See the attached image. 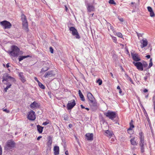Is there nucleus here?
<instances>
[{
	"label": "nucleus",
	"mask_w": 155,
	"mask_h": 155,
	"mask_svg": "<svg viewBox=\"0 0 155 155\" xmlns=\"http://www.w3.org/2000/svg\"><path fill=\"white\" fill-rule=\"evenodd\" d=\"M7 85L6 87L5 88V92H7L8 89L11 87V86L12 85V84L10 83H8L7 84H6Z\"/></svg>",
	"instance_id": "nucleus-33"
},
{
	"label": "nucleus",
	"mask_w": 155,
	"mask_h": 155,
	"mask_svg": "<svg viewBox=\"0 0 155 155\" xmlns=\"http://www.w3.org/2000/svg\"><path fill=\"white\" fill-rule=\"evenodd\" d=\"M104 115L111 120H113L116 117V113L114 112L108 110L107 112H105Z\"/></svg>",
	"instance_id": "nucleus-4"
},
{
	"label": "nucleus",
	"mask_w": 155,
	"mask_h": 155,
	"mask_svg": "<svg viewBox=\"0 0 155 155\" xmlns=\"http://www.w3.org/2000/svg\"><path fill=\"white\" fill-rule=\"evenodd\" d=\"M19 75L22 82L23 83L25 82L26 81V80L24 76L23 73L22 72H20L19 73Z\"/></svg>",
	"instance_id": "nucleus-21"
},
{
	"label": "nucleus",
	"mask_w": 155,
	"mask_h": 155,
	"mask_svg": "<svg viewBox=\"0 0 155 155\" xmlns=\"http://www.w3.org/2000/svg\"><path fill=\"white\" fill-rule=\"evenodd\" d=\"M110 36L111 37L113 41L115 43H116L117 41V39L116 38L113 36L112 35H110Z\"/></svg>",
	"instance_id": "nucleus-36"
},
{
	"label": "nucleus",
	"mask_w": 155,
	"mask_h": 155,
	"mask_svg": "<svg viewBox=\"0 0 155 155\" xmlns=\"http://www.w3.org/2000/svg\"><path fill=\"white\" fill-rule=\"evenodd\" d=\"M22 25L23 29L26 31H28V23L27 21L22 22Z\"/></svg>",
	"instance_id": "nucleus-19"
},
{
	"label": "nucleus",
	"mask_w": 155,
	"mask_h": 155,
	"mask_svg": "<svg viewBox=\"0 0 155 155\" xmlns=\"http://www.w3.org/2000/svg\"><path fill=\"white\" fill-rule=\"evenodd\" d=\"M142 65L143 66V67H144V68L147 67L148 66V64L146 62H144L143 63Z\"/></svg>",
	"instance_id": "nucleus-38"
},
{
	"label": "nucleus",
	"mask_w": 155,
	"mask_h": 155,
	"mask_svg": "<svg viewBox=\"0 0 155 155\" xmlns=\"http://www.w3.org/2000/svg\"><path fill=\"white\" fill-rule=\"evenodd\" d=\"M49 69L48 68H43L41 70V73H43L47 71Z\"/></svg>",
	"instance_id": "nucleus-35"
},
{
	"label": "nucleus",
	"mask_w": 155,
	"mask_h": 155,
	"mask_svg": "<svg viewBox=\"0 0 155 155\" xmlns=\"http://www.w3.org/2000/svg\"><path fill=\"white\" fill-rule=\"evenodd\" d=\"M140 42L141 44L140 46L142 48L146 47L148 44L147 41V39L145 38H143L142 40L140 41Z\"/></svg>",
	"instance_id": "nucleus-13"
},
{
	"label": "nucleus",
	"mask_w": 155,
	"mask_h": 155,
	"mask_svg": "<svg viewBox=\"0 0 155 155\" xmlns=\"http://www.w3.org/2000/svg\"><path fill=\"white\" fill-rule=\"evenodd\" d=\"M9 66H10L9 65V63H8L7 64H6V67L7 68H8Z\"/></svg>",
	"instance_id": "nucleus-54"
},
{
	"label": "nucleus",
	"mask_w": 155,
	"mask_h": 155,
	"mask_svg": "<svg viewBox=\"0 0 155 155\" xmlns=\"http://www.w3.org/2000/svg\"><path fill=\"white\" fill-rule=\"evenodd\" d=\"M86 138L88 140L92 141L93 139V134L92 133H87L85 134Z\"/></svg>",
	"instance_id": "nucleus-16"
},
{
	"label": "nucleus",
	"mask_w": 155,
	"mask_h": 155,
	"mask_svg": "<svg viewBox=\"0 0 155 155\" xmlns=\"http://www.w3.org/2000/svg\"><path fill=\"white\" fill-rule=\"evenodd\" d=\"M119 20L121 21H122V22H123V21H124V20H123V19L122 18H119Z\"/></svg>",
	"instance_id": "nucleus-50"
},
{
	"label": "nucleus",
	"mask_w": 155,
	"mask_h": 155,
	"mask_svg": "<svg viewBox=\"0 0 155 155\" xmlns=\"http://www.w3.org/2000/svg\"><path fill=\"white\" fill-rule=\"evenodd\" d=\"M2 82L4 84H8V83H9L8 81H9V80H12L13 81H15L13 78L9 76L8 74L6 73L3 74L2 77Z\"/></svg>",
	"instance_id": "nucleus-2"
},
{
	"label": "nucleus",
	"mask_w": 155,
	"mask_h": 155,
	"mask_svg": "<svg viewBox=\"0 0 155 155\" xmlns=\"http://www.w3.org/2000/svg\"><path fill=\"white\" fill-rule=\"evenodd\" d=\"M65 154L66 155L68 154V151H66L65 152Z\"/></svg>",
	"instance_id": "nucleus-58"
},
{
	"label": "nucleus",
	"mask_w": 155,
	"mask_h": 155,
	"mask_svg": "<svg viewBox=\"0 0 155 155\" xmlns=\"http://www.w3.org/2000/svg\"><path fill=\"white\" fill-rule=\"evenodd\" d=\"M139 138L140 139V145H145L146 143L144 140V136L142 132L139 133Z\"/></svg>",
	"instance_id": "nucleus-9"
},
{
	"label": "nucleus",
	"mask_w": 155,
	"mask_h": 155,
	"mask_svg": "<svg viewBox=\"0 0 155 155\" xmlns=\"http://www.w3.org/2000/svg\"><path fill=\"white\" fill-rule=\"evenodd\" d=\"M85 108L86 110H88H88H89V108H87H87Z\"/></svg>",
	"instance_id": "nucleus-62"
},
{
	"label": "nucleus",
	"mask_w": 155,
	"mask_h": 155,
	"mask_svg": "<svg viewBox=\"0 0 155 155\" xmlns=\"http://www.w3.org/2000/svg\"><path fill=\"white\" fill-rule=\"evenodd\" d=\"M2 148L0 146V155H2Z\"/></svg>",
	"instance_id": "nucleus-49"
},
{
	"label": "nucleus",
	"mask_w": 155,
	"mask_h": 155,
	"mask_svg": "<svg viewBox=\"0 0 155 155\" xmlns=\"http://www.w3.org/2000/svg\"><path fill=\"white\" fill-rule=\"evenodd\" d=\"M43 128V127L40 126L39 125L37 126V130L39 133H41L42 132Z\"/></svg>",
	"instance_id": "nucleus-29"
},
{
	"label": "nucleus",
	"mask_w": 155,
	"mask_h": 155,
	"mask_svg": "<svg viewBox=\"0 0 155 155\" xmlns=\"http://www.w3.org/2000/svg\"><path fill=\"white\" fill-rule=\"evenodd\" d=\"M140 147L141 151L142 153H143L144 152V145H140Z\"/></svg>",
	"instance_id": "nucleus-37"
},
{
	"label": "nucleus",
	"mask_w": 155,
	"mask_h": 155,
	"mask_svg": "<svg viewBox=\"0 0 155 155\" xmlns=\"http://www.w3.org/2000/svg\"><path fill=\"white\" fill-rule=\"evenodd\" d=\"M131 55L134 61H138L140 60V58L138 57L137 54H134L133 53H131Z\"/></svg>",
	"instance_id": "nucleus-18"
},
{
	"label": "nucleus",
	"mask_w": 155,
	"mask_h": 155,
	"mask_svg": "<svg viewBox=\"0 0 155 155\" xmlns=\"http://www.w3.org/2000/svg\"><path fill=\"white\" fill-rule=\"evenodd\" d=\"M29 57L30 56L29 55L24 56H20L19 57V58H18V61H21L24 59L27 58Z\"/></svg>",
	"instance_id": "nucleus-28"
},
{
	"label": "nucleus",
	"mask_w": 155,
	"mask_h": 155,
	"mask_svg": "<svg viewBox=\"0 0 155 155\" xmlns=\"http://www.w3.org/2000/svg\"><path fill=\"white\" fill-rule=\"evenodd\" d=\"M147 120L148 123L150 122V120L149 118H147Z\"/></svg>",
	"instance_id": "nucleus-57"
},
{
	"label": "nucleus",
	"mask_w": 155,
	"mask_h": 155,
	"mask_svg": "<svg viewBox=\"0 0 155 155\" xmlns=\"http://www.w3.org/2000/svg\"><path fill=\"white\" fill-rule=\"evenodd\" d=\"M78 93L79 94V96L80 97V98L81 99V100L82 101H85V99L84 98V96L81 93V90H79L78 91Z\"/></svg>",
	"instance_id": "nucleus-27"
},
{
	"label": "nucleus",
	"mask_w": 155,
	"mask_h": 155,
	"mask_svg": "<svg viewBox=\"0 0 155 155\" xmlns=\"http://www.w3.org/2000/svg\"><path fill=\"white\" fill-rule=\"evenodd\" d=\"M133 64L140 71H142L143 70V68L142 66V64L140 62H133Z\"/></svg>",
	"instance_id": "nucleus-10"
},
{
	"label": "nucleus",
	"mask_w": 155,
	"mask_h": 155,
	"mask_svg": "<svg viewBox=\"0 0 155 155\" xmlns=\"http://www.w3.org/2000/svg\"><path fill=\"white\" fill-rule=\"evenodd\" d=\"M148 11L150 13V15L151 17H154L155 16V14L152 8L150 6H148L147 7Z\"/></svg>",
	"instance_id": "nucleus-15"
},
{
	"label": "nucleus",
	"mask_w": 155,
	"mask_h": 155,
	"mask_svg": "<svg viewBox=\"0 0 155 155\" xmlns=\"http://www.w3.org/2000/svg\"><path fill=\"white\" fill-rule=\"evenodd\" d=\"M87 97L89 100L90 101L91 103H93L94 98L92 94L91 93H87Z\"/></svg>",
	"instance_id": "nucleus-17"
},
{
	"label": "nucleus",
	"mask_w": 155,
	"mask_h": 155,
	"mask_svg": "<svg viewBox=\"0 0 155 155\" xmlns=\"http://www.w3.org/2000/svg\"><path fill=\"white\" fill-rule=\"evenodd\" d=\"M65 8L66 11H67L68 10V8L66 6H65Z\"/></svg>",
	"instance_id": "nucleus-59"
},
{
	"label": "nucleus",
	"mask_w": 155,
	"mask_h": 155,
	"mask_svg": "<svg viewBox=\"0 0 155 155\" xmlns=\"http://www.w3.org/2000/svg\"><path fill=\"white\" fill-rule=\"evenodd\" d=\"M150 76V73L149 72L145 74V76L144 77V79L145 81H147V79L149 78Z\"/></svg>",
	"instance_id": "nucleus-30"
},
{
	"label": "nucleus",
	"mask_w": 155,
	"mask_h": 155,
	"mask_svg": "<svg viewBox=\"0 0 155 155\" xmlns=\"http://www.w3.org/2000/svg\"><path fill=\"white\" fill-rule=\"evenodd\" d=\"M48 142L47 143V145L49 147H50L52 142V138L51 137H49L48 138Z\"/></svg>",
	"instance_id": "nucleus-22"
},
{
	"label": "nucleus",
	"mask_w": 155,
	"mask_h": 155,
	"mask_svg": "<svg viewBox=\"0 0 155 155\" xmlns=\"http://www.w3.org/2000/svg\"><path fill=\"white\" fill-rule=\"evenodd\" d=\"M153 101L154 108V109H155V94L153 95Z\"/></svg>",
	"instance_id": "nucleus-40"
},
{
	"label": "nucleus",
	"mask_w": 155,
	"mask_h": 155,
	"mask_svg": "<svg viewBox=\"0 0 155 155\" xmlns=\"http://www.w3.org/2000/svg\"><path fill=\"white\" fill-rule=\"evenodd\" d=\"M54 155H58L59 154V147L58 146H55L54 148Z\"/></svg>",
	"instance_id": "nucleus-23"
},
{
	"label": "nucleus",
	"mask_w": 155,
	"mask_h": 155,
	"mask_svg": "<svg viewBox=\"0 0 155 155\" xmlns=\"http://www.w3.org/2000/svg\"><path fill=\"white\" fill-rule=\"evenodd\" d=\"M117 89H118L119 90H120V87H119V86H118L117 87Z\"/></svg>",
	"instance_id": "nucleus-60"
},
{
	"label": "nucleus",
	"mask_w": 155,
	"mask_h": 155,
	"mask_svg": "<svg viewBox=\"0 0 155 155\" xmlns=\"http://www.w3.org/2000/svg\"><path fill=\"white\" fill-rule=\"evenodd\" d=\"M148 90L146 89H145L143 90V92L144 93L147 92H148Z\"/></svg>",
	"instance_id": "nucleus-51"
},
{
	"label": "nucleus",
	"mask_w": 155,
	"mask_h": 155,
	"mask_svg": "<svg viewBox=\"0 0 155 155\" xmlns=\"http://www.w3.org/2000/svg\"><path fill=\"white\" fill-rule=\"evenodd\" d=\"M109 3L111 4L116 5V3L114 0H110L109 2Z\"/></svg>",
	"instance_id": "nucleus-41"
},
{
	"label": "nucleus",
	"mask_w": 155,
	"mask_h": 155,
	"mask_svg": "<svg viewBox=\"0 0 155 155\" xmlns=\"http://www.w3.org/2000/svg\"><path fill=\"white\" fill-rule=\"evenodd\" d=\"M146 57L148 59H149L150 58V55H147Z\"/></svg>",
	"instance_id": "nucleus-53"
},
{
	"label": "nucleus",
	"mask_w": 155,
	"mask_h": 155,
	"mask_svg": "<svg viewBox=\"0 0 155 155\" xmlns=\"http://www.w3.org/2000/svg\"><path fill=\"white\" fill-rule=\"evenodd\" d=\"M69 30L71 31L72 35L74 36L77 39H79L80 37L77 29L74 27H71L70 28Z\"/></svg>",
	"instance_id": "nucleus-5"
},
{
	"label": "nucleus",
	"mask_w": 155,
	"mask_h": 155,
	"mask_svg": "<svg viewBox=\"0 0 155 155\" xmlns=\"http://www.w3.org/2000/svg\"><path fill=\"white\" fill-rule=\"evenodd\" d=\"M0 23L5 29L10 28L12 26L10 23L6 21H1Z\"/></svg>",
	"instance_id": "nucleus-6"
},
{
	"label": "nucleus",
	"mask_w": 155,
	"mask_h": 155,
	"mask_svg": "<svg viewBox=\"0 0 155 155\" xmlns=\"http://www.w3.org/2000/svg\"><path fill=\"white\" fill-rule=\"evenodd\" d=\"M136 33L137 34V36L139 38L140 36H142V35H141V34L140 33H139L137 32H136Z\"/></svg>",
	"instance_id": "nucleus-45"
},
{
	"label": "nucleus",
	"mask_w": 155,
	"mask_h": 155,
	"mask_svg": "<svg viewBox=\"0 0 155 155\" xmlns=\"http://www.w3.org/2000/svg\"><path fill=\"white\" fill-rule=\"evenodd\" d=\"M34 79L35 80L38 82V83L39 82H40V81L38 80V78L36 77H34Z\"/></svg>",
	"instance_id": "nucleus-48"
},
{
	"label": "nucleus",
	"mask_w": 155,
	"mask_h": 155,
	"mask_svg": "<svg viewBox=\"0 0 155 155\" xmlns=\"http://www.w3.org/2000/svg\"><path fill=\"white\" fill-rule=\"evenodd\" d=\"M94 14V13H92V14H90V15L89 16H90L92 17L93 16Z\"/></svg>",
	"instance_id": "nucleus-61"
},
{
	"label": "nucleus",
	"mask_w": 155,
	"mask_h": 155,
	"mask_svg": "<svg viewBox=\"0 0 155 155\" xmlns=\"http://www.w3.org/2000/svg\"><path fill=\"white\" fill-rule=\"evenodd\" d=\"M130 142L131 144L133 145H137V143L136 142V141L135 140L134 137L132 138L130 140Z\"/></svg>",
	"instance_id": "nucleus-25"
},
{
	"label": "nucleus",
	"mask_w": 155,
	"mask_h": 155,
	"mask_svg": "<svg viewBox=\"0 0 155 155\" xmlns=\"http://www.w3.org/2000/svg\"><path fill=\"white\" fill-rule=\"evenodd\" d=\"M116 35L118 37L120 38H122L123 35L120 32H118L117 33Z\"/></svg>",
	"instance_id": "nucleus-39"
},
{
	"label": "nucleus",
	"mask_w": 155,
	"mask_h": 155,
	"mask_svg": "<svg viewBox=\"0 0 155 155\" xmlns=\"http://www.w3.org/2000/svg\"><path fill=\"white\" fill-rule=\"evenodd\" d=\"M28 118L30 120H34L36 118L35 112L32 110H31L28 113Z\"/></svg>",
	"instance_id": "nucleus-7"
},
{
	"label": "nucleus",
	"mask_w": 155,
	"mask_h": 155,
	"mask_svg": "<svg viewBox=\"0 0 155 155\" xmlns=\"http://www.w3.org/2000/svg\"><path fill=\"white\" fill-rule=\"evenodd\" d=\"M152 59H151L150 60V63L148 67V68H150L153 65V63H152Z\"/></svg>",
	"instance_id": "nucleus-42"
},
{
	"label": "nucleus",
	"mask_w": 155,
	"mask_h": 155,
	"mask_svg": "<svg viewBox=\"0 0 155 155\" xmlns=\"http://www.w3.org/2000/svg\"><path fill=\"white\" fill-rule=\"evenodd\" d=\"M81 107L82 109L85 108V107L82 105H81Z\"/></svg>",
	"instance_id": "nucleus-56"
},
{
	"label": "nucleus",
	"mask_w": 155,
	"mask_h": 155,
	"mask_svg": "<svg viewBox=\"0 0 155 155\" xmlns=\"http://www.w3.org/2000/svg\"><path fill=\"white\" fill-rule=\"evenodd\" d=\"M55 75L54 71H51L46 72L45 74L44 77L45 78H48L54 76Z\"/></svg>",
	"instance_id": "nucleus-12"
},
{
	"label": "nucleus",
	"mask_w": 155,
	"mask_h": 155,
	"mask_svg": "<svg viewBox=\"0 0 155 155\" xmlns=\"http://www.w3.org/2000/svg\"><path fill=\"white\" fill-rule=\"evenodd\" d=\"M21 19H22V22H24L25 21H27L26 17L23 14H22L21 15Z\"/></svg>",
	"instance_id": "nucleus-32"
},
{
	"label": "nucleus",
	"mask_w": 155,
	"mask_h": 155,
	"mask_svg": "<svg viewBox=\"0 0 155 155\" xmlns=\"http://www.w3.org/2000/svg\"><path fill=\"white\" fill-rule=\"evenodd\" d=\"M134 121L133 120H131L130 122V127L128 129V130H132V129L134 127V125L133 124Z\"/></svg>",
	"instance_id": "nucleus-26"
},
{
	"label": "nucleus",
	"mask_w": 155,
	"mask_h": 155,
	"mask_svg": "<svg viewBox=\"0 0 155 155\" xmlns=\"http://www.w3.org/2000/svg\"><path fill=\"white\" fill-rule=\"evenodd\" d=\"M39 105L36 101H34L30 105V107L31 109H36L39 107Z\"/></svg>",
	"instance_id": "nucleus-14"
},
{
	"label": "nucleus",
	"mask_w": 155,
	"mask_h": 155,
	"mask_svg": "<svg viewBox=\"0 0 155 155\" xmlns=\"http://www.w3.org/2000/svg\"><path fill=\"white\" fill-rule=\"evenodd\" d=\"M105 135L109 137H111L113 135V132L109 130H106L105 131Z\"/></svg>",
	"instance_id": "nucleus-24"
},
{
	"label": "nucleus",
	"mask_w": 155,
	"mask_h": 155,
	"mask_svg": "<svg viewBox=\"0 0 155 155\" xmlns=\"http://www.w3.org/2000/svg\"><path fill=\"white\" fill-rule=\"evenodd\" d=\"M86 7L88 13H90L94 10L95 8L94 6L89 3H87L86 5Z\"/></svg>",
	"instance_id": "nucleus-11"
},
{
	"label": "nucleus",
	"mask_w": 155,
	"mask_h": 155,
	"mask_svg": "<svg viewBox=\"0 0 155 155\" xmlns=\"http://www.w3.org/2000/svg\"><path fill=\"white\" fill-rule=\"evenodd\" d=\"M3 111L8 113L9 112V110L6 109H4Z\"/></svg>",
	"instance_id": "nucleus-47"
},
{
	"label": "nucleus",
	"mask_w": 155,
	"mask_h": 155,
	"mask_svg": "<svg viewBox=\"0 0 155 155\" xmlns=\"http://www.w3.org/2000/svg\"><path fill=\"white\" fill-rule=\"evenodd\" d=\"M11 49L12 51L9 52L8 53L12 56L15 57L19 55L20 50L17 46H12Z\"/></svg>",
	"instance_id": "nucleus-1"
},
{
	"label": "nucleus",
	"mask_w": 155,
	"mask_h": 155,
	"mask_svg": "<svg viewBox=\"0 0 155 155\" xmlns=\"http://www.w3.org/2000/svg\"><path fill=\"white\" fill-rule=\"evenodd\" d=\"M75 105L76 103L74 100H73L69 101L67 105V109L68 110H71Z\"/></svg>",
	"instance_id": "nucleus-8"
},
{
	"label": "nucleus",
	"mask_w": 155,
	"mask_h": 155,
	"mask_svg": "<svg viewBox=\"0 0 155 155\" xmlns=\"http://www.w3.org/2000/svg\"><path fill=\"white\" fill-rule=\"evenodd\" d=\"M97 82L98 83L99 85H100L102 84V81L100 79H99L97 80Z\"/></svg>",
	"instance_id": "nucleus-43"
},
{
	"label": "nucleus",
	"mask_w": 155,
	"mask_h": 155,
	"mask_svg": "<svg viewBox=\"0 0 155 155\" xmlns=\"http://www.w3.org/2000/svg\"><path fill=\"white\" fill-rule=\"evenodd\" d=\"M50 52L51 53H53V49L51 47H50Z\"/></svg>",
	"instance_id": "nucleus-44"
},
{
	"label": "nucleus",
	"mask_w": 155,
	"mask_h": 155,
	"mask_svg": "<svg viewBox=\"0 0 155 155\" xmlns=\"http://www.w3.org/2000/svg\"><path fill=\"white\" fill-rule=\"evenodd\" d=\"M42 137L41 136H39L37 138V140H39L40 139V138H41Z\"/></svg>",
	"instance_id": "nucleus-52"
},
{
	"label": "nucleus",
	"mask_w": 155,
	"mask_h": 155,
	"mask_svg": "<svg viewBox=\"0 0 155 155\" xmlns=\"http://www.w3.org/2000/svg\"><path fill=\"white\" fill-rule=\"evenodd\" d=\"M107 28L108 30L109 31H110V30H111L113 32H114V28L113 27V26H112L111 24H110V23L107 22Z\"/></svg>",
	"instance_id": "nucleus-20"
},
{
	"label": "nucleus",
	"mask_w": 155,
	"mask_h": 155,
	"mask_svg": "<svg viewBox=\"0 0 155 155\" xmlns=\"http://www.w3.org/2000/svg\"><path fill=\"white\" fill-rule=\"evenodd\" d=\"M38 84L40 88L42 89H44L45 88V86L40 82H38Z\"/></svg>",
	"instance_id": "nucleus-34"
},
{
	"label": "nucleus",
	"mask_w": 155,
	"mask_h": 155,
	"mask_svg": "<svg viewBox=\"0 0 155 155\" xmlns=\"http://www.w3.org/2000/svg\"><path fill=\"white\" fill-rule=\"evenodd\" d=\"M125 76L127 79L128 80H129L130 82L133 84H134V83L132 80V79L128 76L127 74H125Z\"/></svg>",
	"instance_id": "nucleus-31"
},
{
	"label": "nucleus",
	"mask_w": 155,
	"mask_h": 155,
	"mask_svg": "<svg viewBox=\"0 0 155 155\" xmlns=\"http://www.w3.org/2000/svg\"><path fill=\"white\" fill-rule=\"evenodd\" d=\"M48 123H49L47 121L43 123V125H46L47 124H48Z\"/></svg>",
	"instance_id": "nucleus-46"
},
{
	"label": "nucleus",
	"mask_w": 155,
	"mask_h": 155,
	"mask_svg": "<svg viewBox=\"0 0 155 155\" xmlns=\"http://www.w3.org/2000/svg\"><path fill=\"white\" fill-rule=\"evenodd\" d=\"M122 92V91L121 89H120V90H119V93L120 94H121Z\"/></svg>",
	"instance_id": "nucleus-55"
},
{
	"label": "nucleus",
	"mask_w": 155,
	"mask_h": 155,
	"mask_svg": "<svg viewBox=\"0 0 155 155\" xmlns=\"http://www.w3.org/2000/svg\"><path fill=\"white\" fill-rule=\"evenodd\" d=\"M15 143L12 140L8 141L5 147V150L8 151L10 150H11L15 147Z\"/></svg>",
	"instance_id": "nucleus-3"
},
{
	"label": "nucleus",
	"mask_w": 155,
	"mask_h": 155,
	"mask_svg": "<svg viewBox=\"0 0 155 155\" xmlns=\"http://www.w3.org/2000/svg\"><path fill=\"white\" fill-rule=\"evenodd\" d=\"M148 124H149V126L150 127L151 126V124L150 122L149 123H148Z\"/></svg>",
	"instance_id": "nucleus-63"
},
{
	"label": "nucleus",
	"mask_w": 155,
	"mask_h": 155,
	"mask_svg": "<svg viewBox=\"0 0 155 155\" xmlns=\"http://www.w3.org/2000/svg\"><path fill=\"white\" fill-rule=\"evenodd\" d=\"M71 124H69V127L70 128L71 127Z\"/></svg>",
	"instance_id": "nucleus-64"
}]
</instances>
